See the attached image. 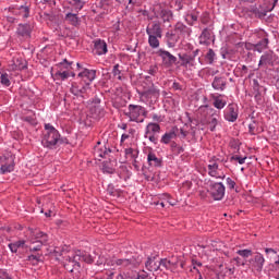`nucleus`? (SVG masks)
I'll use <instances>...</instances> for the list:
<instances>
[{
    "label": "nucleus",
    "mask_w": 279,
    "mask_h": 279,
    "mask_svg": "<svg viewBox=\"0 0 279 279\" xmlns=\"http://www.w3.org/2000/svg\"><path fill=\"white\" fill-rule=\"evenodd\" d=\"M213 38V33L208 28H204L201 36L198 37L199 39V45H205L208 47L210 45V40Z\"/></svg>",
    "instance_id": "25"
},
{
    "label": "nucleus",
    "mask_w": 279,
    "mask_h": 279,
    "mask_svg": "<svg viewBox=\"0 0 279 279\" xmlns=\"http://www.w3.org/2000/svg\"><path fill=\"white\" fill-rule=\"evenodd\" d=\"M74 1V8L76 12H80L84 8V1L83 0H73Z\"/></svg>",
    "instance_id": "46"
},
{
    "label": "nucleus",
    "mask_w": 279,
    "mask_h": 279,
    "mask_svg": "<svg viewBox=\"0 0 279 279\" xmlns=\"http://www.w3.org/2000/svg\"><path fill=\"white\" fill-rule=\"evenodd\" d=\"M247 263L253 271L260 274V271H263V267H265V256H263V254L259 252H256L254 255H252Z\"/></svg>",
    "instance_id": "9"
},
{
    "label": "nucleus",
    "mask_w": 279,
    "mask_h": 279,
    "mask_svg": "<svg viewBox=\"0 0 279 279\" xmlns=\"http://www.w3.org/2000/svg\"><path fill=\"white\" fill-rule=\"evenodd\" d=\"M199 56V49L194 50L192 53H179V60L181 61V66L193 71L197 66H202V58Z\"/></svg>",
    "instance_id": "5"
},
{
    "label": "nucleus",
    "mask_w": 279,
    "mask_h": 279,
    "mask_svg": "<svg viewBox=\"0 0 279 279\" xmlns=\"http://www.w3.org/2000/svg\"><path fill=\"white\" fill-rule=\"evenodd\" d=\"M14 171V159L12 157L0 156V173H12Z\"/></svg>",
    "instance_id": "11"
},
{
    "label": "nucleus",
    "mask_w": 279,
    "mask_h": 279,
    "mask_svg": "<svg viewBox=\"0 0 279 279\" xmlns=\"http://www.w3.org/2000/svg\"><path fill=\"white\" fill-rule=\"evenodd\" d=\"M225 119L231 123H234V121L239 119V110L236 109L235 105L231 104L228 106L227 110L225 111Z\"/></svg>",
    "instance_id": "16"
},
{
    "label": "nucleus",
    "mask_w": 279,
    "mask_h": 279,
    "mask_svg": "<svg viewBox=\"0 0 279 279\" xmlns=\"http://www.w3.org/2000/svg\"><path fill=\"white\" fill-rule=\"evenodd\" d=\"M78 12L80 11H77V9H75L74 7V12H68L65 14V21H68L70 25H74V27H77V25H80V17L77 16Z\"/></svg>",
    "instance_id": "26"
},
{
    "label": "nucleus",
    "mask_w": 279,
    "mask_h": 279,
    "mask_svg": "<svg viewBox=\"0 0 279 279\" xmlns=\"http://www.w3.org/2000/svg\"><path fill=\"white\" fill-rule=\"evenodd\" d=\"M180 38H182L180 35H178L172 29L166 33V43L168 47L173 48L178 43H180Z\"/></svg>",
    "instance_id": "19"
},
{
    "label": "nucleus",
    "mask_w": 279,
    "mask_h": 279,
    "mask_svg": "<svg viewBox=\"0 0 279 279\" xmlns=\"http://www.w3.org/2000/svg\"><path fill=\"white\" fill-rule=\"evenodd\" d=\"M208 193L215 202H221L226 197V185L221 182L210 183Z\"/></svg>",
    "instance_id": "7"
},
{
    "label": "nucleus",
    "mask_w": 279,
    "mask_h": 279,
    "mask_svg": "<svg viewBox=\"0 0 279 279\" xmlns=\"http://www.w3.org/2000/svg\"><path fill=\"white\" fill-rule=\"evenodd\" d=\"M56 75L61 77V80H66L69 77V72L63 71V72H57Z\"/></svg>",
    "instance_id": "51"
},
{
    "label": "nucleus",
    "mask_w": 279,
    "mask_h": 279,
    "mask_svg": "<svg viewBox=\"0 0 279 279\" xmlns=\"http://www.w3.org/2000/svg\"><path fill=\"white\" fill-rule=\"evenodd\" d=\"M119 64H116L114 66H113V70H112V74H113V76L114 77H118V80H123V77L121 76V70H119Z\"/></svg>",
    "instance_id": "43"
},
{
    "label": "nucleus",
    "mask_w": 279,
    "mask_h": 279,
    "mask_svg": "<svg viewBox=\"0 0 279 279\" xmlns=\"http://www.w3.org/2000/svg\"><path fill=\"white\" fill-rule=\"evenodd\" d=\"M154 14L156 19H160L162 23H171L173 20V12L171 10L165 9L161 5H156L154 8Z\"/></svg>",
    "instance_id": "10"
},
{
    "label": "nucleus",
    "mask_w": 279,
    "mask_h": 279,
    "mask_svg": "<svg viewBox=\"0 0 279 279\" xmlns=\"http://www.w3.org/2000/svg\"><path fill=\"white\" fill-rule=\"evenodd\" d=\"M141 114H147L145 108L138 105H129V111H124V117H128L129 121L135 123H143L145 119H141Z\"/></svg>",
    "instance_id": "6"
},
{
    "label": "nucleus",
    "mask_w": 279,
    "mask_h": 279,
    "mask_svg": "<svg viewBox=\"0 0 279 279\" xmlns=\"http://www.w3.org/2000/svg\"><path fill=\"white\" fill-rule=\"evenodd\" d=\"M9 248L12 254H16V252H19V246H16L14 242L9 244Z\"/></svg>",
    "instance_id": "52"
},
{
    "label": "nucleus",
    "mask_w": 279,
    "mask_h": 279,
    "mask_svg": "<svg viewBox=\"0 0 279 279\" xmlns=\"http://www.w3.org/2000/svg\"><path fill=\"white\" fill-rule=\"evenodd\" d=\"M158 134H160V124L155 122H149L145 129V134H144L145 138H148L150 143H154L155 145H157Z\"/></svg>",
    "instance_id": "8"
},
{
    "label": "nucleus",
    "mask_w": 279,
    "mask_h": 279,
    "mask_svg": "<svg viewBox=\"0 0 279 279\" xmlns=\"http://www.w3.org/2000/svg\"><path fill=\"white\" fill-rule=\"evenodd\" d=\"M94 51L97 56H106V53H108V44L101 39L96 40Z\"/></svg>",
    "instance_id": "20"
},
{
    "label": "nucleus",
    "mask_w": 279,
    "mask_h": 279,
    "mask_svg": "<svg viewBox=\"0 0 279 279\" xmlns=\"http://www.w3.org/2000/svg\"><path fill=\"white\" fill-rule=\"evenodd\" d=\"M265 252L267 254H278V252H276V250H274V248H265Z\"/></svg>",
    "instance_id": "61"
},
{
    "label": "nucleus",
    "mask_w": 279,
    "mask_h": 279,
    "mask_svg": "<svg viewBox=\"0 0 279 279\" xmlns=\"http://www.w3.org/2000/svg\"><path fill=\"white\" fill-rule=\"evenodd\" d=\"M28 260H36V262H38V260H40V255H31V256H28Z\"/></svg>",
    "instance_id": "58"
},
{
    "label": "nucleus",
    "mask_w": 279,
    "mask_h": 279,
    "mask_svg": "<svg viewBox=\"0 0 279 279\" xmlns=\"http://www.w3.org/2000/svg\"><path fill=\"white\" fill-rule=\"evenodd\" d=\"M228 82L226 81V77L216 76L211 83L213 88L215 90H226Z\"/></svg>",
    "instance_id": "27"
},
{
    "label": "nucleus",
    "mask_w": 279,
    "mask_h": 279,
    "mask_svg": "<svg viewBox=\"0 0 279 279\" xmlns=\"http://www.w3.org/2000/svg\"><path fill=\"white\" fill-rule=\"evenodd\" d=\"M143 97H160V89H158L154 84L150 87L145 88L142 92Z\"/></svg>",
    "instance_id": "28"
},
{
    "label": "nucleus",
    "mask_w": 279,
    "mask_h": 279,
    "mask_svg": "<svg viewBox=\"0 0 279 279\" xmlns=\"http://www.w3.org/2000/svg\"><path fill=\"white\" fill-rule=\"evenodd\" d=\"M277 3H278V0H274L271 8L268 9V12H271V10H274V8H276Z\"/></svg>",
    "instance_id": "64"
},
{
    "label": "nucleus",
    "mask_w": 279,
    "mask_h": 279,
    "mask_svg": "<svg viewBox=\"0 0 279 279\" xmlns=\"http://www.w3.org/2000/svg\"><path fill=\"white\" fill-rule=\"evenodd\" d=\"M159 264H160V267H165L166 269H169V266L171 265V262L168 260V259H161L159 262Z\"/></svg>",
    "instance_id": "50"
},
{
    "label": "nucleus",
    "mask_w": 279,
    "mask_h": 279,
    "mask_svg": "<svg viewBox=\"0 0 279 279\" xmlns=\"http://www.w3.org/2000/svg\"><path fill=\"white\" fill-rule=\"evenodd\" d=\"M272 60H274V58L271 57L270 53L263 54L260 57L258 65L259 66H267V65L271 64Z\"/></svg>",
    "instance_id": "35"
},
{
    "label": "nucleus",
    "mask_w": 279,
    "mask_h": 279,
    "mask_svg": "<svg viewBox=\"0 0 279 279\" xmlns=\"http://www.w3.org/2000/svg\"><path fill=\"white\" fill-rule=\"evenodd\" d=\"M113 263L118 267H130V265H132V262L130 259H114Z\"/></svg>",
    "instance_id": "40"
},
{
    "label": "nucleus",
    "mask_w": 279,
    "mask_h": 279,
    "mask_svg": "<svg viewBox=\"0 0 279 279\" xmlns=\"http://www.w3.org/2000/svg\"><path fill=\"white\" fill-rule=\"evenodd\" d=\"M192 265L194 266L193 269H197V267H202V262H197V260L193 259V260H192ZM195 265H196L197 267H196Z\"/></svg>",
    "instance_id": "59"
},
{
    "label": "nucleus",
    "mask_w": 279,
    "mask_h": 279,
    "mask_svg": "<svg viewBox=\"0 0 279 279\" xmlns=\"http://www.w3.org/2000/svg\"><path fill=\"white\" fill-rule=\"evenodd\" d=\"M133 167L136 169V171H138L140 166H138V161H136V159H133Z\"/></svg>",
    "instance_id": "63"
},
{
    "label": "nucleus",
    "mask_w": 279,
    "mask_h": 279,
    "mask_svg": "<svg viewBox=\"0 0 279 279\" xmlns=\"http://www.w3.org/2000/svg\"><path fill=\"white\" fill-rule=\"evenodd\" d=\"M172 88H173V90H182V86L178 82H174L172 84Z\"/></svg>",
    "instance_id": "56"
},
{
    "label": "nucleus",
    "mask_w": 279,
    "mask_h": 279,
    "mask_svg": "<svg viewBox=\"0 0 279 279\" xmlns=\"http://www.w3.org/2000/svg\"><path fill=\"white\" fill-rule=\"evenodd\" d=\"M177 134H178V126H173L169 132L162 135L160 143H163V145H169L171 141H173V138H178Z\"/></svg>",
    "instance_id": "23"
},
{
    "label": "nucleus",
    "mask_w": 279,
    "mask_h": 279,
    "mask_svg": "<svg viewBox=\"0 0 279 279\" xmlns=\"http://www.w3.org/2000/svg\"><path fill=\"white\" fill-rule=\"evenodd\" d=\"M125 156H126V158H131L132 160H136V158L138 156V150H136L134 148H126L125 149Z\"/></svg>",
    "instance_id": "37"
},
{
    "label": "nucleus",
    "mask_w": 279,
    "mask_h": 279,
    "mask_svg": "<svg viewBox=\"0 0 279 279\" xmlns=\"http://www.w3.org/2000/svg\"><path fill=\"white\" fill-rule=\"evenodd\" d=\"M157 35H148V45L151 49H158L160 47V40H158Z\"/></svg>",
    "instance_id": "33"
},
{
    "label": "nucleus",
    "mask_w": 279,
    "mask_h": 279,
    "mask_svg": "<svg viewBox=\"0 0 279 279\" xmlns=\"http://www.w3.org/2000/svg\"><path fill=\"white\" fill-rule=\"evenodd\" d=\"M158 56L161 57L163 63L168 66H171V64H175V62H178V58L167 50L160 49L158 51Z\"/></svg>",
    "instance_id": "17"
},
{
    "label": "nucleus",
    "mask_w": 279,
    "mask_h": 279,
    "mask_svg": "<svg viewBox=\"0 0 279 279\" xmlns=\"http://www.w3.org/2000/svg\"><path fill=\"white\" fill-rule=\"evenodd\" d=\"M95 257H92L90 254L84 252V251H76L72 256L69 255L65 258V263H64V269H66V271H70L71 274H73V271H80L82 265L80 263H87L88 265H90L92 263H94Z\"/></svg>",
    "instance_id": "1"
},
{
    "label": "nucleus",
    "mask_w": 279,
    "mask_h": 279,
    "mask_svg": "<svg viewBox=\"0 0 279 279\" xmlns=\"http://www.w3.org/2000/svg\"><path fill=\"white\" fill-rule=\"evenodd\" d=\"M213 99H214L213 106L217 108V110H223V108H226L228 104L226 100L221 99V95L213 96Z\"/></svg>",
    "instance_id": "31"
},
{
    "label": "nucleus",
    "mask_w": 279,
    "mask_h": 279,
    "mask_svg": "<svg viewBox=\"0 0 279 279\" xmlns=\"http://www.w3.org/2000/svg\"><path fill=\"white\" fill-rule=\"evenodd\" d=\"M267 45H269L268 38H263L259 43L255 44V51H258V53H263L265 49L267 48Z\"/></svg>",
    "instance_id": "34"
},
{
    "label": "nucleus",
    "mask_w": 279,
    "mask_h": 279,
    "mask_svg": "<svg viewBox=\"0 0 279 279\" xmlns=\"http://www.w3.org/2000/svg\"><path fill=\"white\" fill-rule=\"evenodd\" d=\"M227 185L230 190H233L234 186H236V182H234V180H232L231 178H227Z\"/></svg>",
    "instance_id": "49"
},
{
    "label": "nucleus",
    "mask_w": 279,
    "mask_h": 279,
    "mask_svg": "<svg viewBox=\"0 0 279 279\" xmlns=\"http://www.w3.org/2000/svg\"><path fill=\"white\" fill-rule=\"evenodd\" d=\"M0 82L1 84H3V86H10V76L8 74H1V77H0Z\"/></svg>",
    "instance_id": "45"
},
{
    "label": "nucleus",
    "mask_w": 279,
    "mask_h": 279,
    "mask_svg": "<svg viewBox=\"0 0 279 279\" xmlns=\"http://www.w3.org/2000/svg\"><path fill=\"white\" fill-rule=\"evenodd\" d=\"M0 279H12V277H10V275H8V272L3 271L2 276H0Z\"/></svg>",
    "instance_id": "60"
},
{
    "label": "nucleus",
    "mask_w": 279,
    "mask_h": 279,
    "mask_svg": "<svg viewBox=\"0 0 279 279\" xmlns=\"http://www.w3.org/2000/svg\"><path fill=\"white\" fill-rule=\"evenodd\" d=\"M248 131L251 134H255L256 132V123H252L248 125Z\"/></svg>",
    "instance_id": "55"
},
{
    "label": "nucleus",
    "mask_w": 279,
    "mask_h": 279,
    "mask_svg": "<svg viewBox=\"0 0 279 279\" xmlns=\"http://www.w3.org/2000/svg\"><path fill=\"white\" fill-rule=\"evenodd\" d=\"M16 34L21 38H29L32 36V26L29 24H19Z\"/></svg>",
    "instance_id": "21"
},
{
    "label": "nucleus",
    "mask_w": 279,
    "mask_h": 279,
    "mask_svg": "<svg viewBox=\"0 0 279 279\" xmlns=\"http://www.w3.org/2000/svg\"><path fill=\"white\" fill-rule=\"evenodd\" d=\"M215 50L213 48H209L205 58L209 64H213L215 62Z\"/></svg>",
    "instance_id": "41"
},
{
    "label": "nucleus",
    "mask_w": 279,
    "mask_h": 279,
    "mask_svg": "<svg viewBox=\"0 0 279 279\" xmlns=\"http://www.w3.org/2000/svg\"><path fill=\"white\" fill-rule=\"evenodd\" d=\"M23 69H27V61L24 59H14L12 64L13 71H23Z\"/></svg>",
    "instance_id": "30"
},
{
    "label": "nucleus",
    "mask_w": 279,
    "mask_h": 279,
    "mask_svg": "<svg viewBox=\"0 0 279 279\" xmlns=\"http://www.w3.org/2000/svg\"><path fill=\"white\" fill-rule=\"evenodd\" d=\"M246 159H247V157H241L238 155L231 157V161L236 160L239 162V165H245Z\"/></svg>",
    "instance_id": "47"
},
{
    "label": "nucleus",
    "mask_w": 279,
    "mask_h": 279,
    "mask_svg": "<svg viewBox=\"0 0 279 279\" xmlns=\"http://www.w3.org/2000/svg\"><path fill=\"white\" fill-rule=\"evenodd\" d=\"M245 49L248 51H256V44L248 43L245 45Z\"/></svg>",
    "instance_id": "54"
},
{
    "label": "nucleus",
    "mask_w": 279,
    "mask_h": 279,
    "mask_svg": "<svg viewBox=\"0 0 279 279\" xmlns=\"http://www.w3.org/2000/svg\"><path fill=\"white\" fill-rule=\"evenodd\" d=\"M189 136V131L186 130V126H183L181 129L177 128V138H180L181 141L186 138Z\"/></svg>",
    "instance_id": "38"
},
{
    "label": "nucleus",
    "mask_w": 279,
    "mask_h": 279,
    "mask_svg": "<svg viewBox=\"0 0 279 279\" xmlns=\"http://www.w3.org/2000/svg\"><path fill=\"white\" fill-rule=\"evenodd\" d=\"M145 268L147 271H158V269H160V262L156 259V256L148 257L145 263Z\"/></svg>",
    "instance_id": "24"
},
{
    "label": "nucleus",
    "mask_w": 279,
    "mask_h": 279,
    "mask_svg": "<svg viewBox=\"0 0 279 279\" xmlns=\"http://www.w3.org/2000/svg\"><path fill=\"white\" fill-rule=\"evenodd\" d=\"M253 90L257 93V95H255L256 98L260 97V85L258 84L257 80H253Z\"/></svg>",
    "instance_id": "44"
},
{
    "label": "nucleus",
    "mask_w": 279,
    "mask_h": 279,
    "mask_svg": "<svg viewBox=\"0 0 279 279\" xmlns=\"http://www.w3.org/2000/svg\"><path fill=\"white\" fill-rule=\"evenodd\" d=\"M153 121H156L157 123H160L162 121V118L156 113L153 114Z\"/></svg>",
    "instance_id": "57"
},
{
    "label": "nucleus",
    "mask_w": 279,
    "mask_h": 279,
    "mask_svg": "<svg viewBox=\"0 0 279 279\" xmlns=\"http://www.w3.org/2000/svg\"><path fill=\"white\" fill-rule=\"evenodd\" d=\"M173 32H175L181 38L182 36H191V28L184 24H182V22H178L174 25V29H172Z\"/></svg>",
    "instance_id": "22"
},
{
    "label": "nucleus",
    "mask_w": 279,
    "mask_h": 279,
    "mask_svg": "<svg viewBox=\"0 0 279 279\" xmlns=\"http://www.w3.org/2000/svg\"><path fill=\"white\" fill-rule=\"evenodd\" d=\"M236 254L242 258H250V256H254V252L250 248L239 250L236 251Z\"/></svg>",
    "instance_id": "36"
},
{
    "label": "nucleus",
    "mask_w": 279,
    "mask_h": 279,
    "mask_svg": "<svg viewBox=\"0 0 279 279\" xmlns=\"http://www.w3.org/2000/svg\"><path fill=\"white\" fill-rule=\"evenodd\" d=\"M217 160H219L217 157H213L209 160L207 166L208 175H210V178H219L220 180H223L226 174L219 175V163H217Z\"/></svg>",
    "instance_id": "13"
},
{
    "label": "nucleus",
    "mask_w": 279,
    "mask_h": 279,
    "mask_svg": "<svg viewBox=\"0 0 279 279\" xmlns=\"http://www.w3.org/2000/svg\"><path fill=\"white\" fill-rule=\"evenodd\" d=\"M233 262L235 263L236 267H245V262H242L241 257H234Z\"/></svg>",
    "instance_id": "48"
},
{
    "label": "nucleus",
    "mask_w": 279,
    "mask_h": 279,
    "mask_svg": "<svg viewBox=\"0 0 279 279\" xmlns=\"http://www.w3.org/2000/svg\"><path fill=\"white\" fill-rule=\"evenodd\" d=\"M147 160H148V165H150V167H160V165H161V162H162V161H161L158 157H156V155L153 154V153H149V154H148Z\"/></svg>",
    "instance_id": "32"
},
{
    "label": "nucleus",
    "mask_w": 279,
    "mask_h": 279,
    "mask_svg": "<svg viewBox=\"0 0 279 279\" xmlns=\"http://www.w3.org/2000/svg\"><path fill=\"white\" fill-rule=\"evenodd\" d=\"M13 243L16 245L17 250H21V248L25 250V248L29 247L27 245V241H25V240H19V241L13 242Z\"/></svg>",
    "instance_id": "42"
},
{
    "label": "nucleus",
    "mask_w": 279,
    "mask_h": 279,
    "mask_svg": "<svg viewBox=\"0 0 279 279\" xmlns=\"http://www.w3.org/2000/svg\"><path fill=\"white\" fill-rule=\"evenodd\" d=\"M70 93L75 97H85L90 93V85L89 83L85 85H77V83H73L72 87L70 88Z\"/></svg>",
    "instance_id": "12"
},
{
    "label": "nucleus",
    "mask_w": 279,
    "mask_h": 279,
    "mask_svg": "<svg viewBox=\"0 0 279 279\" xmlns=\"http://www.w3.org/2000/svg\"><path fill=\"white\" fill-rule=\"evenodd\" d=\"M13 14L22 16V19H29V7L21 5L19 9L13 10Z\"/></svg>",
    "instance_id": "29"
},
{
    "label": "nucleus",
    "mask_w": 279,
    "mask_h": 279,
    "mask_svg": "<svg viewBox=\"0 0 279 279\" xmlns=\"http://www.w3.org/2000/svg\"><path fill=\"white\" fill-rule=\"evenodd\" d=\"M102 171L105 173H114V169H112L111 167H108V165L106 163L102 166Z\"/></svg>",
    "instance_id": "53"
},
{
    "label": "nucleus",
    "mask_w": 279,
    "mask_h": 279,
    "mask_svg": "<svg viewBox=\"0 0 279 279\" xmlns=\"http://www.w3.org/2000/svg\"><path fill=\"white\" fill-rule=\"evenodd\" d=\"M137 278H151V277H149V275L144 271L143 274L138 275Z\"/></svg>",
    "instance_id": "62"
},
{
    "label": "nucleus",
    "mask_w": 279,
    "mask_h": 279,
    "mask_svg": "<svg viewBox=\"0 0 279 279\" xmlns=\"http://www.w3.org/2000/svg\"><path fill=\"white\" fill-rule=\"evenodd\" d=\"M197 19L198 16L195 13H191L185 16V21L189 25H195V23H197Z\"/></svg>",
    "instance_id": "39"
},
{
    "label": "nucleus",
    "mask_w": 279,
    "mask_h": 279,
    "mask_svg": "<svg viewBox=\"0 0 279 279\" xmlns=\"http://www.w3.org/2000/svg\"><path fill=\"white\" fill-rule=\"evenodd\" d=\"M198 114L203 117L202 122L209 126L210 132H215L219 125V113L213 107L205 105L198 108Z\"/></svg>",
    "instance_id": "3"
},
{
    "label": "nucleus",
    "mask_w": 279,
    "mask_h": 279,
    "mask_svg": "<svg viewBox=\"0 0 279 279\" xmlns=\"http://www.w3.org/2000/svg\"><path fill=\"white\" fill-rule=\"evenodd\" d=\"M110 148L101 145V142H98L97 145L94 147V156L96 160H101L99 158H106L108 154H110Z\"/></svg>",
    "instance_id": "15"
},
{
    "label": "nucleus",
    "mask_w": 279,
    "mask_h": 279,
    "mask_svg": "<svg viewBox=\"0 0 279 279\" xmlns=\"http://www.w3.org/2000/svg\"><path fill=\"white\" fill-rule=\"evenodd\" d=\"M28 243L31 252H40L43 245H49V235L38 229L28 228Z\"/></svg>",
    "instance_id": "2"
},
{
    "label": "nucleus",
    "mask_w": 279,
    "mask_h": 279,
    "mask_svg": "<svg viewBox=\"0 0 279 279\" xmlns=\"http://www.w3.org/2000/svg\"><path fill=\"white\" fill-rule=\"evenodd\" d=\"M146 34L148 36H158V38H162V27L160 26V22L154 21L151 24H148Z\"/></svg>",
    "instance_id": "14"
},
{
    "label": "nucleus",
    "mask_w": 279,
    "mask_h": 279,
    "mask_svg": "<svg viewBox=\"0 0 279 279\" xmlns=\"http://www.w3.org/2000/svg\"><path fill=\"white\" fill-rule=\"evenodd\" d=\"M78 77H81L85 84H90V82L97 77V71L84 69V71L78 73Z\"/></svg>",
    "instance_id": "18"
},
{
    "label": "nucleus",
    "mask_w": 279,
    "mask_h": 279,
    "mask_svg": "<svg viewBox=\"0 0 279 279\" xmlns=\"http://www.w3.org/2000/svg\"><path fill=\"white\" fill-rule=\"evenodd\" d=\"M62 140L60 138V132L51 124H45L44 137L41 138V145L48 149H56L57 145H60Z\"/></svg>",
    "instance_id": "4"
}]
</instances>
